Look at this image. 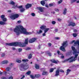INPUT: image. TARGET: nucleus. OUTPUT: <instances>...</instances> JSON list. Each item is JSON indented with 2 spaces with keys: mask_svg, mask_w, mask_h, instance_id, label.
Masks as SVG:
<instances>
[{
  "mask_svg": "<svg viewBox=\"0 0 79 79\" xmlns=\"http://www.w3.org/2000/svg\"><path fill=\"white\" fill-rule=\"evenodd\" d=\"M14 31L17 35H19L20 34H23L26 35L32 34V33L27 32L26 29L23 28L22 26H16L15 28L14 29Z\"/></svg>",
  "mask_w": 79,
  "mask_h": 79,
  "instance_id": "nucleus-1",
  "label": "nucleus"
},
{
  "mask_svg": "<svg viewBox=\"0 0 79 79\" xmlns=\"http://www.w3.org/2000/svg\"><path fill=\"white\" fill-rule=\"evenodd\" d=\"M28 43V38L25 39V41L24 43H20L18 42H16L15 43H6V45L8 46H18L19 45L22 47H24L26 46V44H27Z\"/></svg>",
  "mask_w": 79,
  "mask_h": 79,
  "instance_id": "nucleus-2",
  "label": "nucleus"
},
{
  "mask_svg": "<svg viewBox=\"0 0 79 79\" xmlns=\"http://www.w3.org/2000/svg\"><path fill=\"white\" fill-rule=\"evenodd\" d=\"M76 45H78V50H77L75 47L73 46H72V49L73 51V55H75V54H76V53H79V41H77L76 42L74 43V46H76Z\"/></svg>",
  "mask_w": 79,
  "mask_h": 79,
  "instance_id": "nucleus-3",
  "label": "nucleus"
},
{
  "mask_svg": "<svg viewBox=\"0 0 79 79\" xmlns=\"http://www.w3.org/2000/svg\"><path fill=\"white\" fill-rule=\"evenodd\" d=\"M78 56V54H75L74 57L72 56L69 59H67L66 60V61H69L70 63H71V62H73V61H74L77 60Z\"/></svg>",
  "mask_w": 79,
  "mask_h": 79,
  "instance_id": "nucleus-4",
  "label": "nucleus"
},
{
  "mask_svg": "<svg viewBox=\"0 0 79 79\" xmlns=\"http://www.w3.org/2000/svg\"><path fill=\"white\" fill-rule=\"evenodd\" d=\"M62 46H61L60 48V49L63 52H65L66 50H65V48L68 46L67 41H66L64 42L62 44Z\"/></svg>",
  "mask_w": 79,
  "mask_h": 79,
  "instance_id": "nucleus-5",
  "label": "nucleus"
},
{
  "mask_svg": "<svg viewBox=\"0 0 79 79\" xmlns=\"http://www.w3.org/2000/svg\"><path fill=\"white\" fill-rule=\"evenodd\" d=\"M29 68V64H22L21 65V67L20 68V69H23L25 70Z\"/></svg>",
  "mask_w": 79,
  "mask_h": 79,
  "instance_id": "nucleus-6",
  "label": "nucleus"
},
{
  "mask_svg": "<svg viewBox=\"0 0 79 79\" xmlns=\"http://www.w3.org/2000/svg\"><path fill=\"white\" fill-rule=\"evenodd\" d=\"M18 17H19V15L18 14H14L11 15L10 17V18H11V19H12L14 20V19H15L18 18Z\"/></svg>",
  "mask_w": 79,
  "mask_h": 79,
  "instance_id": "nucleus-7",
  "label": "nucleus"
},
{
  "mask_svg": "<svg viewBox=\"0 0 79 79\" xmlns=\"http://www.w3.org/2000/svg\"><path fill=\"white\" fill-rule=\"evenodd\" d=\"M3 21H0V25H5V24H6V23L5 22H6L7 19L6 18H4L2 19Z\"/></svg>",
  "mask_w": 79,
  "mask_h": 79,
  "instance_id": "nucleus-8",
  "label": "nucleus"
},
{
  "mask_svg": "<svg viewBox=\"0 0 79 79\" xmlns=\"http://www.w3.org/2000/svg\"><path fill=\"white\" fill-rule=\"evenodd\" d=\"M18 8L20 9V11L21 13H23V12H24V11H25V9L23 7V6H19L18 7Z\"/></svg>",
  "mask_w": 79,
  "mask_h": 79,
  "instance_id": "nucleus-9",
  "label": "nucleus"
},
{
  "mask_svg": "<svg viewBox=\"0 0 79 79\" xmlns=\"http://www.w3.org/2000/svg\"><path fill=\"white\" fill-rule=\"evenodd\" d=\"M36 40H37V39L35 38H32L29 40V42L30 43H33V42H34Z\"/></svg>",
  "mask_w": 79,
  "mask_h": 79,
  "instance_id": "nucleus-10",
  "label": "nucleus"
},
{
  "mask_svg": "<svg viewBox=\"0 0 79 79\" xmlns=\"http://www.w3.org/2000/svg\"><path fill=\"white\" fill-rule=\"evenodd\" d=\"M68 26H73V27H74L76 26V23L74 22H71L69 23V24L68 25Z\"/></svg>",
  "mask_w": 79,
  "mask_h": 79,
  "instance_id": "nucleus-11",
  "label": "nucleus"
},
{
  "mask_svg": "<svg viewBox=\"0 0 79 79\" xmlns=\"http://www.w3.org/2000/svg\"><path fill=\"white\" fill-rule=\"evenodd\" d=\"M32 6V4L29 3H28L27 5H25V8L27 9H28L29 8H31Z\"/></svg>",
  "mask_w": 79,
  "mask_h": 79,
  "instance_id": "nucleus-12",
  "label": "nucleus"
},
{
  "mask_svg": "<svg viewBox=\"0 0 79 79\" xmlns=\"http://www.w3.org/2000/svg\"><path fill=\"white\" fill-rule=\"evenodd\" d=\"M60 73V70L59 69H57L56 71V74L55 75V76H59V74Z\"/></svg>",
  "mask_w": 79,
  "mask_h": 79,
  "instance_id": "nucleus-13",
  "label": "nucleus"
},
{
  "mask_svg": "<svg viewBox=\"0 0 79 79\" xmlns=\"http://www.w3.org/2000/svg\"><path fill=\"white\" fill-rule=\"evenodd\" d=\"M9 62L7 60H4L2 62V64H7Z\"/></svg>",
  "mask_w": 79,
  "mask_h": 79,
  "instance_id": "nucleus-14",
  "label": "nucleus"
},
{
  "mask_svg": "<svg viewBox=\"0 0 79 79\" xmlns=\"http://www.w3.org/2000/svg\"><path fill=\"white\" fill-rule=\"evenodd\" d=\"M46 27H46L45 26H42L40 27V29L42 30H44L45 29Z\"/></svg>",
  "mask_w": 79,
  "mask_h": 79,
  "instance_id": "nucleus-15",
  "label": "nucleus"
},
{
  "mask_svg": "<svg viewBox=\"0 0 79 79\" xmlns=\"http://www.w3.org/2000/svg\"><path fill=\"white\" fill-rule=\"evenodd\" d=\"M51 61L52 62V63H54L56 64L57 63H58V61H56L54 59L51 60Z\"/></svg>",
  "mask_w": 79,
  "mask_h": 79,
  "instance_id": "nucleus-16",
  "label": "nucleus"
},
{
  "mask_svg": "<svg viewBox=\"0 0 79 79\" xmlns=\"http://www.w3.org/2000/svg\"><path fill=\"white\" fill-rule=\"evenodd\" d=\"M39 10L41 12H44V8L43 7H39Z\"/></svg>",
  "mask_w": 79,
  "mask_h": 79,
  "instance_id": "nucleus-17",
  "label": "nucleus"
},
{
  "mask_svg": "<svg viewBox=\"0 0 79 79\" xmlns=\"http://www.w3.org/2000/svg\"><path fill=\"white\" fill-rule=\"evenodd\" d=\"M49 30H50V28H46L44 29V32H45L46 33V32H48V31Z\"/></svg>",
  "mask_w": 79,
  "mask_h": 79,
  "instance_id": "nucleus-18",
  "label": "nucleus"
},
{
  "mask_svg": "<svg viewBox=\"0 0 79 79\" xmlns=\"http://www.w3.org/2000/svg\"><path fill=\"white\" fill-rule=\"evenodd\" d=\"M71 70L68 69L67 70V72H66V75L67 76V75H68L69 74V73L71 72Z\"/></svg>",
  "mask_w": 79,
  "mask_h": 79,
  "instance_id": "nucleus-19",
  "label": "nucleus"
},
{
  "mask_svg": "<svg viewBox=\"0 0 79 79\" xmlns=\"http://www.w3.org/2000/svg\"><path fill=\"white\" fill-rule=\"evenodd\" d=\"M6 70L7 71L10 72V70H11V68L9 67H7L6 68Z\"/></svg>",
  "mask_w": 79,
  "mask_h": 79,
  "instance_id": "nucleus-20",
  "label": "nucleus"
},
{
  "mask_svg": "<svg viewBox=\"0 0 79 79\" xmlns=\"http://www.w3.org/2000/svg\"><path fill=\"white\" fill-rule=\"evenodd\" d=\"M40 3L41 5H42L43 6H44V5L45 4V1L43 0L41 1Z\"/></svg>",
  "mask_w": 79,
  "mask_h": 79,
  "instance_id": "nucleus-21",
  "label": "nucleus"
},
{
  "mask_svg": "<svg viewBox=\"0 0 79 79\" xmlns=\"http://www.w3.org/2000/svg\"><path fill=\"white\" fill-rule=\"evenodd\" d=\"M67 12V9L66 8H65L64 10V12H63V14L64 15H66V12Z\"/></svg>",
  "mask_w": 79,
  "mask_h": 79,
  "instance_id": "nucleus-22",
  "label": "nucleus"
},
{
  "mask_svg": "<svg viewBox=\"0 0 79 79\" xmlns=\"http://www.w3.org/2000/svg\"><path fill=\"white\" fill-rule=\"evenodd\" d=\"M56 69V68H51L50 69V73H52V72H53V71H54V70Z\"/></svg>",
  "mask_w": 79,
  "mask_h": 79,
  "instance_id": "nucleus-23",
  "label": "nucleus"
},
{
  "mask_svg": "<svg viewBox=\"0 0 79 79\" xmlns=\"http://www.w3.org/2000/svg\"><path fill=\"white\" fill-rule=\"evenodd\" d=\"M32 55L31 54H30L28 57V59H31L32 58Z\"/></svg>",
  "mask_w": 79,
  "mask_h": 79,
  "instance_id": "nucleus-24",
  "label": "nucleus"
},
{
  "mask_svg": "<svg viewBox=\"0 0 79 79\" xmlns=\"http://www.w3.org/2000/svg\"><path fill=\"white\" fill-rule=\"evenodd\" d=\"M35 68L36 69H39V66L38 64H35Z\"/></svg>",
  "mask_w": 79,
  "mask_h": 79,
  "instance_id": "nucleus-25",
  "label": "nucleus"
},
{
  "mask_svg": "<svg viewBox=\"0 0 79 79\" xmlns=\"http://www.w3.org/2000/svg\"><path fill=\"white\" fill-rule=\"evenodd\" d=\"M10 5H15V3L13 1H11L10 2Z\"/></svg>",
  "mask_w": 79,
  "mask_h": 79,
  "instance_id": "nucleus-26",
  "label": "nucleus"
},
{
  "mask_svg": "<svg viewBox=\"0 0 79 79\" xmlns=\"http://www.w3.org/2000/svg\"><path fill=\"white\" fill-rule=\"evenodd\" d=\"M42 32V31L41 30H40L39 31H37V33L38 34H40Z\"/></svg>",
  "mask_w": 79,
  "mask_h": 79,
  "instance_id": "nucleus-27",
  "label": "nucleus"
},
{
  "mask_svg": "<svg viewBox=\"0 0 79 79\" xmlns=\"http://www.w3.org/2000/svg\"><path fill=\"white\" fill-rule=\"evenodd\" d=\"M57 52L59 55H63V54L60 53V52L59 51H57Z\"/></svg>",
  "mask_w": 79,
  "mask_h": 79,
  "instance_id": "nucleus-28",
  "label": "nucleus"
},
{
  "mask_svg": "<svg viewBox=\"0 0 79 79\" xmlns=\"http://www.w3.org/2000/svg\"><path fill=\"white\" fill-rule=\"evenodd\" d=\"M22 61H23V62H26V61H28L29 60L27 59H23L22 60Z\"/></svg>",
  "mask_w": 79,
  "mask_h": 79,
  "instance_id": "nucleus-29",
  "label": "nucleus"
},
{
  "mask_svg": "<svg viewBox=\"0 0 79 79\" xmlns=\"http://www.w3.org/2000/svg\"><path fill=\"white\" fill-rule=\"evenodd\" d=\"M31 71H28L26 73V74L27 75H29V74H31Z\"/></svg>",
  "mask_w": 79,
  "mask_h": 79,
  "instance_id": "nucleus-30",
  "label": "nucleus"
},
{
  "mask_svg": "<svg viewBox=\"0 0 79 79\" xmlns=\"http://www.w3.org/2000/svg\"><path fill=\"white\" fill-rule=\"evenodd\" d=\"M73 35L74 37H76L77 36V34H76V33H73Z\"/></svg>",
  "mask_w": 79,
  "mask_h": 79,
  "instance_id": "nucleus-31",
  "label": "nucleus"
},
{
  "mask_svg": "<svg viewBox=\"0 0 79 79\" xmlns=\"http://www.w3.org/2000/svg\"><path fill=\"white\" fill-rule=\"evenodd\" d=\"M47 72L43 71L42 74H43V75H45V74H47Z\"/></svg>",
  "mask_w": 79,
  "mask_h": 79,
  "instance_id": "nucleus-32",
  "label": "nucleus"
},
{
  "mask_svg": "<svg viewBox=\"0 0 79 79\" xmlns=\"http://www.w3.org/2000/svg\"><path fill=\"white\" fill-rule=\"evenodd\" d=\"M71 3H73L75 2H76L77 0H71Z\"/></svg>",
  "mask_w": 79,
  "mask_h": 79,
  "instance_id": "nucleus-33",
  "label": "nucleus"
},
{
  "mask_svg": "<svg viewBox=\"0 0 79 79\" xmlns=\"http://www.w3.org/2000/svg\"><path fill=\"white\" fill-rule=\"evenodd\" d=\"M1 19H3L4 18H5V15H2L1 17Z\"/></svg>",
  "mask_w": 79,
  "mask_h": 79,
  "instance_id": "nucleus-34",
  "label": "nucleus"
},
{
  "mask_svg": "<svg viewBox=\"0 0 79 79\" xmlns=\"http://www.w3.org/2000/svg\"><path fill=\"white\" fill-rule=\"evenodd\" d=\"M35 77H39L40 76V75H35Z\"/></svg>",
  "mask_w": 79,
  "mask_h": 79,
  "instance_id": "nucleus-35",
  "label": "nucleus"
},
{
  "mask_svg": "<svg viewBox=\"0 0 79 79\" xmlns=\"http://www.w3.org/2000/svg\"><path fill=\"white\" fill-rule=\"evenodd\" d=\"M23 50V49L21 48H20L18 49V51L19 52H21Z\"/></svg>",
  "mask_w": 79,
  "mask_h": 79,
  "instance_id": "nucleus-36",
  "label": "nucleus"
},
{
  "mask_svg": "<svg viewBox=\"0 0 79 79\" xmlns=\"http://www.w3.org/2000/svg\"><path fill=\"white\" fill-rule=\"evenodd\" d=\"M17 63H20L21 62V60H17Z\"/></svg>",
  "mask_w": 79,
  "mask_h": 79,
  "instance_id": "nucleus-37",
  "label": "nucleus"
},
{
  "mask_svg": "<svg viewBox=\"0 0 79 79\" xmlns=\"http://www.w3.org/2000/svg\"><path fill=\"white\" fill-rule=\"evenodd\" d=\"M30 77L31 79H34L35 78V77L34 76H32V75H31Z\"/></svg>",
  "mask_w": 79,
  "mask_h": 79,
  "instance_id": "nucleus-38",
  "label": "nucleus"
},
{
  "mask_svg": "<svg viewBox=\"0 0 79 79\" xmlns=\"http://www.w3.org/2000/svg\"><path fill=\"white\" fill-rule=\"evenodd\" d=\"M59 72H60V73H64V71L62 69H60L59 70Z\"/></svg>",
  "mask_w": 79,
  "mask_h": 79,
  "instance_id": "nucleus-39",
  "label": "nucleus"
},
{
  "mask_svg": "<svg viewBox=\"0 0 79 79\" xmlns=\"http://www.w3.org/2000/svg\"><path fill=\"white\" fill-rule=\"evenodd\" d=\"M75 41H75V40H73L71 42L70 44H73V43H74H74L75 42H75Z\"/></svg>",
  "mask_w": 79,
  "mask_h": 79,
  "instance_id": "nucleus-40",
  "label": "nucleus"
},
{
  "mask_svg": "<svg viewBox=\"0 0 79 79\" xmlns=\"http://www.w3.org/2000/svg\"><path fill=\"white\" fill-rule=\"evenodd\" d=\"M54 5L53 4H49V6H53Z\"/></svg>",
  "mask_w": 79,
  "mask_h": 79,
  "instance_id": "nucleus-41",
  "label": "nucleus"
},
{
  "mask_svg": "<svg viewBox=\"0 0 79 79\" xmlns=\"http://www.w3.org/2000/svg\"><path fill=\"white\" fill-rule=\"evenodd\" d=\"M31 48L29 47H27V48L26 49V50H31Z\"/></svg>",
  "mask_w": 79,
  "mask_h": 79,
  "instance_id": "nucleus-42",
  "label": "nucleus"
},
{
  "mask_svg": "<svg viewBox=\"0 0 79 79\" xmlns=\"http://www.w3.org/2000/svg\"><path fill=\"white\" fill-rule=\"evenodd\" d=\"M62 2H63L62 0H60L58 2V3H62Z\"/></svg>",
  "mask_w": 79,
  "mask_h": 79,
  "instance_id": "nucleus-43",
  "label": "nucleus"
},
{
  "mask_svg": "<svg viewBox=\"0 0 79 79\" xmlns=\"http://www.w3.org/2000/svg\"><path fill=\"white\" fill-rule=\"evenodd\" d=\"M56 23V22L55 21H52V24H55Z\"/></svg>",
  "mask_w": 79,
  "mask_h": 79,
  "instance_id": "nucleus-44",
  "label": "nucleus"
},
{
  "mask_svg": "<svg viewBox=\"0 0 79 79\" xmlns=\"http://www.w3.org/2000/svg\"><path fill=\"white\" fill-rule=\"evenodd\" d=\"M48 45L49 47H51V46L52 45V44H51V43H48Z\"/></svg>",
  "mask_w": 79,
  "mask_h": 79,
  "instance_id": "nucleus-45",
  "label": "nucleus"
},
{
  "mask_svg": "<svg viewBox=\"0 0 79 79\" xmlns=\"http://www.w3.org/2000/svg\"><path fill=\"white\" fill-rule=\"evenodd\" d=\"M31 15L32 16H35V15L34 13H32Z\"/></svg>",
  "mask_w": 79,
  "mask_h": 79,
  "instance_id": "nucleus-46",
  "label": "nucleus"
},
{
  "mask_svg": "<svg viewBox=\"0 0 79 79\" xmlns=\"http://www.w3.org/2000/svg\"><path fill=\"white\" fill-rule=\"evenodd\" d=\"M55 39L56 40H60V37H56L55 38Z\"/></svg>",
  "mask_w": 79,
  "mask_h": 79,
  "instance_id": "nucleus-47",
  "label": "nucleus"
},
{
  "mask_svg": "<svg viewBox=\"0 0 79 79\" xmlns=\"http://www.w3.org/2000/svg\"><path fill=\"white\" fill-rule=\"evenodd\" d=\"M48 56H52V54H51V53H50V52H49L48 53Z\"/></svg>",
  "mask_w": 79,
  "mask_h": 79,
  "instance_id": "nucleus-48",
  "label": "nucleus"
},
{
  "mask_svg": "<svg viewBox=\"0 0 79 79\" xmlns=\"http://www.w3.org/2000/svg\"><path fill=\"white\" fill-rule=\"evenodd\" d=\"M74 32H77V30L75 29L73 30Z\"/></svg>",
  "mask_w": 79,
  "mask_h": 79,
  "instance_id": "nucleus-49",
  "label": "nucleus"
},
{
  "mask_svg": "<svg viewBox=\"0 0 79 79\" xmlns=\"http://www.w3.org/2000/svg\"><path fill=\"white\" fill-rule=\"evenodd\" d=\"M46 33H45V32H44V33L43 34V35L44 37V36H45V35H46Z\"/></svg>",
  "mask_w": 79,
  "mask_h": 79,
  "instance_id": "nucleus-50",
  "label": "nucleus"
},
{
  "mask_svg": "<svg viewBox=\"0 0 79 79\" xmlns=\"http://www.w3.org/2000/svg\"><path fill=\"white\" fill-rule=\"evenodd\" d=\"M1 79H6V77H1Z\"/></svg>",
  "mask_w": 79,
  "mask_h": 79,
  "instance_id": "nucleus-51",
  "label": "nucleus"
},
{
  "mask_svg": "<svg viewBox=\"0 0 79 79\" xmlns=\"http://www.w3.org/2000/svg\"><path fill=\"white\" fill-rule=\"evenodd\" d=\"M57 21H61V19H57Z\"/></svg>",
  "mask_w": 79,
  "mask_h": 79,
  "instance_id": "nucleus-52",
  "label": "nucleus"
},
{
  "mask_svg": "<svg viewBox=\"0 0 79 79\" xmlns=\"http://www.w3.org/2000/svg\"><path fill=\"white\" fill-rule=\"evenodd\" d=\"M17 22L18 23H19V24L21 23V20H19Z\"/></svg>",
  "mask_w": 79,
  "mask_h": 79,
  "instance_id": "nucleus-53",
  "label": "nucleus"
},
{
  "mask_svg": "<svg viewBox=\"0 0 79 79\" xmlns=\"http://www.w3.org/2000/svg\"><path fill=\"white\" fill-rule=\"evenodd\" d=\"M5 56V54L4 53H2V57H3V56Z\"/></svg>",
  "mask_w": 79,
  "mask_h": 79,
  "instance_id": "nucleus-54",
  "label": "nucleus"
},
{
  "mask_svg": "<svg viewBox=\"0 0 79 79\" xmlns=\"http://www.w3.org/2000/svg\"><path fill=\"white\" fill-rule=\"evenodd\" d=\"M55 10L56 11H59L58 9H55Z\"/></svg>",
  "mask_w": 79,
  "mask_h": 79,
  "instance_id": "nucleus-55",
  "label": "nucleus"
},
{
  "mask_svg": "<svg viewBox=\"0 0 79 79\" xmlns=\"http://www.w3.org/2000/svg\"><path fill=\"white\" fill-rule=\"evenodd\" d=\"M58 29H56L55 30V32H58Z\"/></svg>",
  "mask_w": 79,
  "mask_h": 79,
  "instance_id": "nucleus-56",
  "label": "nucleus"
},
{
  "mask_svg": "<svg viewBox=\"0 0 79 79\" xmlns=\"http://www.w3.org/2000/svg\"><path fill=\"white\" fill-rule=\"evenodd\" d=\"M60 57H61V58H64V57L63 56H60Z\"/></svg>",
  "mask_w": 79,
  "mask_h": 79,
  "instance_id": "nucleus-57",
  "label": "nucleus"
},
{
  "mask_svg": "<svg viewBox=\"0 0 79 79\" xmlns=\"http://www.w3.org/2000/svg\"><path fill=\"white\" fill-rule=\"evenodd\" d=\"M12 49L13 50H16V48L13 47L12 48Z\"/></svg>",
  "mask_w": 79,
  "mask_h": 79,
  "instance_id": "nucleus-58",
  "label": "nucleus"
},
{
  "mask_svg": "<svg viewBox=\"0 0 79 79\" xmlns=\"http://www.w3.org/2000/svg\"><path fill=\"white\" fill-rule=\"evenodd\" d=\"M45 6L46 7H47V8H48V5H46Z\"/></svg>",
  "mask_w": 79,
  "mask_h": 79,
  "instance_id": "nucleus-59",
  "label": "nucleus"
},
{
  "mask_svg": "<svg viewBox=\"0 0 79 79\" xmlns=\"http://www.w3.org/2000/svg\"><path fill=\"white\" fill-rule=\"evenodd\" d=\"M9 79H13V77H9Z\"/></svg>",
  "mask_w": 79,
  "mask_h": 79,
  "instance_id": "nucleus-60",
  "label": "nucleus"
},
{
  "mask_svg": "<svg viewBox=\"0 0 79 79\" xmlns=\"http://www.w3.org/2000/svg\"><path fill=\"white\" fill-rule=\"evenodd\" d=\"M15 7H16V6H12L13 8H15Z\"/></svg>",
  "mask_w": 79,
  "mask_h": 79,
  "instance_id": "nucleus-61",
  "label": "nucleus"
},
{
  "mask_svg": "<svg viewBox=\"0 0 79 79\" xmlns=\"http://www.w3.org/2000/svg\"><path fill=\"white\" fill-rule=\"evenodd\" d=\"M76 3H79V0L77 1Z\"/></svg>",
  "mask_w": 79,
  "mask_h": 79,
  "instance_id": "nucleus-62",
  "label": "nucleus"
},
{
  "mask_svg": "<svg viewBox=\"0 0 79 79\" xmlns=\"http://www.w3.org/2000/svg\"><path fill=\"white\" fill-rule=\"evenodd\" d=\"M11 10H8L7 11V12H9V13H10V12H11Z\"/></svg>",
  "mask_w": 79,
  "mask_h": 79,
  "instance_id": "nucleus-63",
  "label": "nucleus"
},
{
  "mask_svg": "<svg viewBox=\"0 0 79 79\" xmlns=\"http://www.w3.org/2000/svg\"><path fill=\"white\" fill-rule=\"evenodd\" d=\"M2 74V72L0 71V75H1V74Z\"/></svg>",
  "mask_w": 79,
  "mask_h": 79,
  "instance_id": "nucleus-64",
  "label": "nucleus"
}]
</instances>
